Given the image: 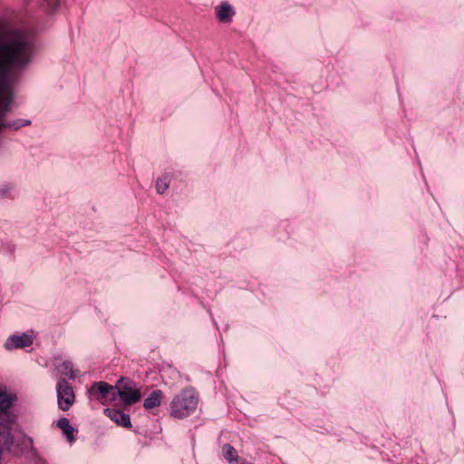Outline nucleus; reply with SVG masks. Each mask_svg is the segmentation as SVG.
Returning a JSON list of instances; mask_svg holds the SVG:
<instances>
[{"label":"nucleus","instance_id":"nucleus-1","mask_svg":"<svg viewBox=\"0 0 464 464\" xmlns=\"http://www.w3.org/2000/svg\"><path fill=\"white\" fill-rule=\"evenodd\" d=\"M31 46L24 35L17 34L0 42V129L5 125L2 116L9 111L11 90L8 78L11 72L30 61Z\"/></svg>","mask_w":464,"mask_h":464},{"label":"nucleus","instance_id":"nucleus-2","mask_svg":"<svg viewBox=\"0 0 464 464\" xmlns=\"http://www.w3.org/2000/svg\"><path fill=\"white\" fill-rule=\"evenodd\" d=\"M198 404V396L192 387L183 389L172 399L170 415L176 419H184L194 412Z\"/></svg>","mask_w":464,"mask_h":464},{"label":"nucleus","instance_id":"nucleus-3","mask_svg":"<svg viewBox=\"0 0 464 464\" xmlns=\"http://www.w3.org/2000/svg\"><path fill=\"white\" fill-rule=\"evenodd\" d=\"M115 389L125 405H132L138 402L141 398L140 390L130 379L124 377L120 378L115 384Z\"/></svg>","mask_w":464,"mask_h":464},{"label":"nucleus","instance_id":"nucleus-4","mask_svg":"<svg viewBox=\"0 0 464 464\" xmlns=\"http://www.w3.org/2000/svg\"><path fill=\"white\" fill-rule=\"evenodd\" d=\"M57 403L60 410L68 411L75 401L73 388L64 379L58 381L56 385Z\"/></svg>","mask_w":464,"mask_h":464},{"label":"nucleus","instance_id":"nucleus-5","mask_svg":"<svg viewBox=\"0 0 464 464\" xmlns=\"http://www.w3.org/2000/svg\"><path fill=\"white\" fill-rule=\"evenodd\" d=\"M9 440H11L10 452L20 455L33 450V440L16 430V423L14 421L13 430H9Z\"/></svg>","mask_w":464,"mask_h":464},{"label":"nucleus","instance_id":"nucleus-6","mask_svg":"<svg viewBox=\"0 0 464 464\" xmlns=\"http://www.w3.org/2000/svg\"><path fill=\"white\" fill-rule=\"evenodd\" d=\"M14 398L8 394L5 391L0 390V421L4 425H7L8 419H11L14 421V417H11L7 414L6 411L11 407Z\"/></svg>","mask_w":464,"mask_h":464},{"label":"nucleus","instance_id":"nucleus-7","mask_svg":"<svg viewBox=\"0 0 464 464\" xmlns=\"http://www.w3.org/2000/svg\"><path fill=\"white\" fill-rule=\"evenodd\" d=\"M33 343V337L31 335L23 334L21 335L10 336L5 343V347L8 350L24 348Z\"/></svg>","mask_w":464,"mask_h":464},{"label":"nucleus","instance_id":"nucleus-8","mask_svg":"<svg viewBox=\"0 0 464 464\" xmlns=\"http://www.w3.org/2000/svg\"><path fill=\"white\" fill-rule=\"evenodd\" d=\"M104 413L111 420L122 427L128 428L131 425L130 415L125 414L121 411L115 409H105Z\"/></svg>","mask_w":464,"mask_h":464},{"label":"nucleus","instance_id":"nucleus-9","mask_svg":"<svg viewBox=\"0 0 464 464\" xmlns=\"http://www.w3.org/2000/svg\"><path fill=\"white\" fill-rule=\"evenodd\" d=\"M163 393L160 390L153 391L143 402V407L146 410H152L159 407L161 403Z\"/></svg>","mask_w":464,"mask_h":464},{"label":"nucleus","instance_id":"nucleus-10","mask_svg":"<svg viewBox=\"0 0 464 464\" xmlns=\"http://www.w3.org/2000/svg\"><path fill=\"white\" fill-rule=\"evenodd\" d=\"M217 15L220 22H230L232 16L234 15V11L230 5L227 3H223L217 8Z\"/></svg>","mask_w":464,"mask_h":464},{"label":"nucleus","instance_id":"nucleus-11","mask_svg":"<svg viewBox=\"0 0 464 464\" xmlns=\"http://www.w3.org/2000/svg\"><path fill=\"white\" fill-rule=\"evenodd\" d=\"M57 426L63 431L64 435L67 437L69 441L74 440V437H73L74 429L70 424L68 419H66V418L60 419L57 422Z\"/></svg>","mask_w":464,"mask_h":464},{"label":"nucleus","instance_id":"nucleus-12","mask_svg":"<svg viewBox=\"0 0 464 464\" xmlns=\"http://www.w3.org/2000/svg\"><path fill=\"white\" fill-rule=\"evenodd\" d=\"M222 453L224 458L229 462L237 460V454L236 450L229 444H225L222 448Z\"/></svg>","mask_w":464,"mask_h":464},{"label":"nucleus","instance_id":"nucleus-13","mask_svg":"<svg viewBox=\"0 0 464 464\" xmlns=\"http://www.w3.org/2000/svg\"><path fill=\"white\" fill-rule=\"evenodd\" d=\"M57 371L64 375L69 377L70 379H74L73 370H72V364L69 362H63V363L59 364L57 366Z\"/></svg>","mask_w":464,"mask_h":464},{"label":"nucleus","instance_id":"nucleus-14","mask_svg":"<svg viewBox=\"0 0 464 464\" xmlns=\"http://www.w3.org/2000/svg\"><path fill=\"white\" fill-rule=\"evenodd\" d=\"M92 389H97L101 394L106 395L110 391L115 389V386H111L106 382H95L92 385Z\"/></svg>","mask_w":464,"mask_h":464},{"label":"nucleus","instance_id":"nucleus-15","mask_svg":"<svg viewBox=\"0 0 464 464\" xmlns=\"http://www.w3.org/2000/svg\"><path fill=\"white\" fill-rule=\"evenodd\" d=\"M169 185V180L167 176H164L160 179H159L156 182V188L158 193L162 194L164 191L167 190Z\"/></svg>","mask_w":464,"mask_h":464},{"label":"nucleus","instance_id":"nucleus-16","mask_svg":"<svg viewBox=\"0 0 464 464\" xmlns=\"http://www.w3.org/2000/svg\"><path fill=\"white\" fill-rule=\"evenodd\" d=\"M49 14H53L59 8L61 0H44Z\"/></svg>","mask_w":464,"mask_h":464}]
</instances>
